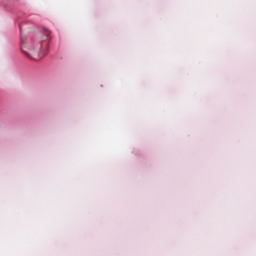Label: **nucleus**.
<instances>
[{"label": "nucleus", "mask_w": 256, "mask_h": 256, "mask_svg": "<svg viewBox=\"0 0 256 256\" xmlns=\"http://www.w3.org/2000/svg\"><path fill=\"white\" fill-rule=\"evenodd\" d=\"M44 33L45 36L42 40L37 41L32 39L28 45L27 37L23 34L20 35L21 52L26 55V57L32 59L31 55H39V53H41V49L49 45V35H51V32L49 30H45Z\"/></svg>", "instance_id": "f257e3e1"}]
</instances>
